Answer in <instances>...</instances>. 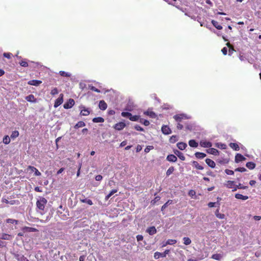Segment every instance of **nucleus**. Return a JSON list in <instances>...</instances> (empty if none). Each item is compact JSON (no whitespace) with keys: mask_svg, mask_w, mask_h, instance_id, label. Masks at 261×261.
Here are the masks:
<instances>
[{"mask_svg":"<svg viewBox=\"0 0 261 261\" xmlns=\"http://www.w3.org/2000/svg\"><path fill=\"white\" fill-rule=\"evenodd\" d=\"M173 201L172 200H168L161 208V211H163L169 205L172 204Z\"/></svg>","mask_w":261,"mask_h":261,"instance_id":"obj_28","label":"nucleus"},{"mask_svg":"<svg viewBox=\"0 0 261 261\" xmlns=\"http://www.w3.org/2000/svg\"><path fill=\"white\" fill-rule=\"evenodd\" d=\"M235 171L243 172L246 171V169L245 168L241 167V168H238L236 169Z\"/></svg>","mask_w":261,"mask_h":261,"instance_id":"obj_56","label":"nucleus"},{"mask_svg":"<svg viewBox=\"0 0 261 261\" xmlns=\"http://www.w3.org/2000/svg\"><path fill=\"white\" fill-rule=\"evenodd\" d=\"M17 259L20 261H28L27 258L23 255H18Z\"/></svg>","mask_w":261,"mask_h":261,"instance_id":"obj_44","label":"nucleus"},{"mask_svg":"<svg viewBox=\"0 0 261 261\" xmlns=\"http://www.w3.org/2000/svg\"><path fill=\"white\" fill-rule=\"evenodd\" d=\"M229 147L236 151L240 150V147L239 145L236 143H230L229 144Z\"/></svg>","mask_w":261,"mask_h":261,"instance_id":"obj_18","label":"nucleus"},{"mask_svg":"<svg viewBox=\"0 0 261 261\" xmlns=\"http://www.w3.org/2000/svg\"><path fill=\"white\" fill-rule=\"evenodd\" d=\"M162 133L164 135H169L171 133V130L168 125H164L161 128Z\"/></svg>","mask_w":261,"mask_h":261,"instance_id":"obj_6","label":"nucleus"},{"mask_svg":"<svg viewBox=\"0 0 261 261\" xmlns=\"http://www.w3.org/2000/svg\"><path fill=\"white\" fill-rule=\"evenodd\" d=\"M161 199V197L160 196H156L153 200H152L151 201V203L154 204H155L156 202H158V201H159Z\"/></svg>","mask_w":261,"mask_h":261,"instance_id":"obj_51","label":"nucleus"},{"mask_svg":"<svg viewBox=\"0 0 261 261\" xmlns=\"http://www.w3.org/2000/svg\"><path fill=\"white\" fill-rule=\"evenodd\" d=\"M140 122L143 123L145 126H148L149 125V122L147 120L142 119L140 120Z\"/></svg>","mask_w":261,"mask_h":261,"instance_id":"obj_48","label":"nucleus"},{"mask_svg":"<svg viewBox=\"0 0 261 261\" xmlns=\"http://www.w3.org/2000/svg\"><path fill=\"white\" fill-rule=\"evenodd\" d=\"M177 141H178V136L176 135L172 136L169 139V142L171 143H174L176 142H177Z\"/></svg>","mask_w":261,"mask_h":261,"instance_id":"obj_30","label":"nucleus"},{"mask_svg":"<svg viewBox=\"0 0 261 261\" xmlns=\"http://www.w3.org/2000/svg\"><path fill=\"white\" fill-rule=\"evenodd\" d=\"M246 160V158L241 154L237 153L235 156V161L237 163L243 162Z\"/></svg>","mask_w":261,"mask_h":261,"instance_id":"obj_8","label":"nucleus"},{"mask_svg":"<svg viewBox=\"0 0 261 261\" xmlns=\"http://www.w3.org/2000/svg\"><path fill=\"white\" fill-rule=\"evenodd\" d=\"M174 171V168L173 167H170L167 171L166 174L167 176L170 175Z\"/></svg>","mask_w":261,"mask_h":261,"instance_id":"obj_47","label":"nucleus"},{"mask_svg":"<svg viewBox=\"0 0 261 261\" xmlns=\"http://www.w3.org/2000/svg\"><path fill=\"white\" fill-rule=\"evenodd\" d=\"M80 108H81V109H82L81 112H80V114L82 116H88L89 115L90 111L88 109L86 108L84 106H81Z\"/></svg>","mask_w":261,"mask_h":261,"instance_id":"obj_7","label":"nucleus"},{"mask_svg":"<svg viewBox=\"0 0 261 261\" xmlns=\"http://www.w3.org/2000/svg\"><path fill=\"white\" fill-rule=\"evenodd\" d=\"M46 203L47 200L44 197H41L37 201V206L39 209L41 210H43L44 209L45 205L46 204Z\"/></svg>","mask_w":261,"mask_h":261,"instance_id":"obj_1","label":"nucleus"},{"mask_svg":"<svg viewBox=\"0 0 261 261\" xmlns=\"http://www.w3.org/2000/svg\"><path fill=\"white\" fill-rule=\"evenodd\" d=\"M74 100L72 98H70L64 104L63 107L65 109H68L71 108L74 106Z\"/></svg>","mask_w":261,"mask_h":261,"instance_id":"obj_3","label":"nucleus"},{"mask_svg":"<svg viewBox=\"0 0 261 261\" xmlns=\"http://www.w3.org/2000/svg\"><path fill=\"white\" fill-rule=\"evenodd\" d=\"M25 99L29 102H35L36 101V99L33 94H30L25 97Z\"/></svg>","mask_w":261,"mask_h":261,"instance_id":"obj_16","label":"nucleus"},{"mask_svg":"<svg viewBox=\"0 0 261 261\" xmlns=\"http://www.w3.org/2000/svg\"><path fill=\"white\" fill-rule=\"evenodd\" d=\"M153 147L152 146H147L144 150L146 153H148L151 149H152Z\"/></svg>","mask_w":261,"mask_h":261,"instance_id":"obj_52","label":"nucleus"},{"mask_svg":"<svg viewBox=\"0 0 261 261\" xmlns=\"http://www.w3.org/2000/svg\"><path fill=\"white\" fill-rule=\"evenodd\" d=\"M139 118V116L137 115H132L131 114V116L129 117V120L133 121H138Z\"/></svg>","mask_w":261,"mask_h":261,"instance_id":"obj_42","label":"nucleus"},{"mask_svg":"<svg viewBox=\"0 0 261 261\" xmlns=\"http://www.w3.org/2000/svg\"><path fill=\"white\" fill-rule=\"evenodd\" d=\"M195 155L196 157L198 159H203L206 156V154L199 152H196Z\"/></svg>","mask_w":261,"mask_h":261,"instance_id":"obj_33","label":"nucleus"},{"mask_svg":"<svg viewBox=\"0 0 261 261\" xmlns=\"http://www.w3.org/2000/svg\"><path fill=\"white\" fill-rule=\"evenodd\" d=\"M200 145L202 147L209 148L212 146V143L209 141H201L200 142Z\"/></svg>","mask_w":261,"mask_h":261,"instance_id":"obj_9","label":"nucleus"},{"mask_svg":"<svg viewBox=\"0 0 261 261\" xmlns=\"http://www.w3.org/2000/svg\"><path fill=\"white\" fill-rule=\"evenodd\" d=\"M144 114L146 115H147L149 116L150 117L152 118H155L156 117L157 115L155 114V113L153 112L152 111L148 109L146 111L144 112Z\"/></svg>","mask_w":261,"mask_h":261,"instance_id":"obj_10","label":"nucleus"},{"mask_svg":"<svg viewBox=\"0 0 261 261\" xmlns=\"http://www.w3.org/2000/svg\"><path fill=\"white\" fill-rule=\"evenodd\" d=\"M196 193L194 190H190L189 192V195L191 196H193Z\"/></svg>","mask_w":261,"mask_h":261,"instance_id":"obj_64","label":"nucleus"},{"mask_svg":"<svg viewBox=\"0 0 261 261\" xmlns=\"http://www.w3.org/2000/svg\"><path fill=\"white\" fill-rule=\"evenodd\" d=\"M177 146L180 150H184L186 148L187 145L186 143L181 142L178 143L177 144Z\"/></svg>","mask_w":261,"mask_h":261,"instance_id":"obj_21","label":"nucleus"},{"mask_svg":"<svg viewBox=\"0 0 261 261\" xmlns=\"http://www.w3.org/2000/svg\"><path fill=\"white\" fill-rule=\"evenodd\" d=\"M189 145L192 147H197L198 145L197 142L195 140H190L189 141Z\"/></svg>","mask_w":261,"mask_h":261,"instance_id":"obj_25","label":"nucleus"},{"mask_svg":"<svg viewBox=\"0 0 261 261\" xmlns=\"http://www.w3.org/2000/svg\"><path fill=\"white\" fill-rule=\"evenodd\" d=\"M255 165L256 164H246L247 167L250 170L253 169L255 167Z\"/></svg>","mask_w":261,"mask_h":261,"instance_id":"obj_53","label":"nucleus"},{"mask_svg":"<svg viewBox=\"0 0 261 261\" xmlns=\"http://www.w3.org/2000/svg\"><path fill=\"white\" fill-rule=\"evenodd\" d=\"M212 23L218 30H222V27L220 24H219V22H217V21L212 20Z\"/></svg>","mask_w":261,"mask_h":261,"instance_id":"obj_22","label":"nucleus"},{"mask_svg":"<svg viewBox=\"0 0 261 261\" xmlns=\"http://www.w3.org/2000/svg\"><path fill=\"white\" fill-rule=\"evenodd\" d=\"M209 148H208L206 150V151L208 153L212 154L215 155L219 154V151L217 149L214 148H211V147H209Z\"/></svg>","mask_w":261,"mask_h":261,"instance_id":"obj_13","label":"nucleus"},{"mask_svg":"<svg viewBox=\"0 0 261 261\" xmlns=\"http://www.w3.org/2000/svg\"><path fill=\"white\" fill-rule=\"evenodd\" d=\"M167 160L169 162H174L176 161L177 157L174 154H170L167 156Z\"/></svg>","mask_w":261,"mask_h":261,"instance_id":"obj_19","label":"nucleus"},{"mask_svg":"<svg viewBox=\"0 0 261 261\" xmlns=\"http://www.w3.org/2000/svg\"><path fill=\"white\" fill-rule=\"evenodd\" d=\"M29 168L31 170V171L35 172V175L36 176H39L41 175L40 172L35 167L30 166Z\"/></svg>","mask_w":261,"mask_h":261,"instance_id":"obj_32","label":"nucleus"},{"mask_svg":"<svg viewBox=\"0 0 261 261\" xmlns=\"http://www.w3.org/2000/svg\"><path fill=\"white\" fill-rule=\"evenodd\" d=\"M4 57L7 58L8 59H11L12 56V54L10 53H4L3 54Z\"/></svg>","mask_w":261,"mask_h":261,"instance_id":"obj_50","label":"nucleus"},{"mask_svg":"<svg viewBox=\"0 0 261 261\" xmlns=\"http://www.w3.org/2000/svg\"><path fill=\"white\" fill-rule=\"evenodd\" d=\"M59 74L61 76L63 77H69L70 76L71 74L68 72H66L64 71H60L59 72Z\"/></svg>","mask_w":261,"mask_h":261,"instance_id":"obj_39","label":"nucleus"},{"mask_svg":"<svg viewBox=\"0 0 261 261\" xmlns=\"http://www.w3.org/2000/svg\"><path fill=\"white\" fill-rule=\"evenodd\" d=\"M89 88L91 90L93 91H94V92H97V93H100V90H99L98 89L96 88V87L93 86H89Z\"/></svg>","mask_w":261,"mask_h":261,"instance_id":"obj_49","label":"nucleus"},{"mask_svg":"<svg viewBox=\"0 0 261 261\" xmlns=\"http://www.w3.org/2000/svg\"><path fill=\"white\" fill-rule=\"evenodd\" d=\"M177 153H175L178 156V157L181 160V161H184L185 159V158L184 155V154H182V153H181V152L179 151H177Z\"/></svg>","mask_w":261,"mask_h":261,"instance_id":"obj_41","label":"nucleus"},{"mask_svg":"<svg viewBox=\"0 0 261 261\" xmlns=\"http://www.w3.org/2000/svg\"><path fill=\"white\" fill-rule=\"evenodd\" d=\"M184 117V115L182 114L175 115L173 117L174 119L178 123H179V122L180 123L181 121V120L183 119Z\"/></svg>","mask_w":261,"mask_h":261,"instance_id":"obj_15","label":"nucleus"},{"mask_svg":"<svg viewBox=\"0 0 261 261\" xmlns=\"http://www.w3.org/2000/svg\"><path fill=\"white\" fill-rule=\"evenodd\" d=\"M85 123L83 121H79L74 126V128L77 129L85 126Z\"/></svg>","mask_w":261,"mask_h":261,"instance_id":"obj_23","label":"nucleus"},{"mask_svg":"<svg viewBox=\"0 0 261 261\" xmlns=\"http://www.w3.org/2000/svg\"><path fill=\"white\" fill-rule=\"evenodd\" d=\"M169 250H166L164 253L155 252L154 254V257L155 259H158L160 257H165L167 254H169Z\"/></svg>","mask_w":261,"mask_h":261,"instance_id":"obj_2","label":"nucleus"},{"mask_svg":"<svg viewBox=\"0 0 261 261\" xmlns=\"http://www.w3.org/2000/svg\"><path fill=\"white\" fill-rule=\"evenodd\" d=\"M63 94L61 93L60 94L59 97L56 100L54 103V107L57 108L60 106L63 102Z\"/></svg>","mask_w":261,"mask_h":261,"instance_id":"obj_4","label":"nucleus"},{"mask_svg":"<svg viewBox=\"0 0 261 261\" xmlns=\"http://www.w3.org/2000/svg\"><path fill=\"white\" fill-rule=\"evenodd\" d=\"M99 108L100 110L104 111L107 108V104L104 100H100L99 103Z\"/></svg>","mask_w":261,"mask_h":261,"instance_id":"obj_14","label":"nucleus"},{"mask_svg":"<svg viewBox=\"0 0 261 261\" xmlns=\"http://www.w3.org/2000/svg\"><path fill=\"white\" fill-rule=\"evenodd\" d=\"M184 244L186 245H189L191 243V239L188 237H184L183 238Z\"/></svg>","mask_w":261,"mask_h":261,"instance_id":"obj_36","label":"nucleus"},{"mask_svg":"<svg viewBox=\"0 0 261 261\" xmlns=\"http://www.w3.org/2000/svg\"><path fill=\"white\" fill-rule=\"evenodd\" d=\"M136 238H137V240L138 242H139V241H141L143 240V237L142 235L139 234V235L137 236Z\"/></svg>","mask_w":261,"mask_h":261,"instance_id":"obj_61","label":"nucleus"},{"mask_svg":"<svg viewBox=\"0 0 261 261\" xmlns=\"http://www.w3.org/2000/svg\"><path fill=\"white\" fill-rule=\"evenodd\" d=\"M121 116L124 117H127L129 119L131 116V113L129 112H123L121 113Z\"/></svg>","mask_w":261,"mask_h":261,"instance_id":"obj_43","label":"nucleus"},{"mask_svg":"<svg viewBox=\"0 0 261 261\" xmlns=\"http://www.w3.org/2000/svg\"><path fill=\"white\" fill-rule=\"evenodd\" d=\"M215 215L217 218L220 219H225V216L223 214H221L219 213V210L217 209L215 212Z\"/></svg>","mask_w":261,"mask_h":261,"instance_id":"obj_24","label":"nucleus"},{"mask_svg":"<svg viewBox=\"0 0 261 261\" xmlns=\"http://www.w3.org/2000/svg\"><path fill=\"white\" fill-rule=\"evenodd\" d=\"M20 65L22 66V67H28V62L26 61L25 60H22L20 62Z\"/></svg>","mask_w":261,"mask_h":261,"instance_id":"obj_46","label":"nucleus"},{"mask_svg":"<svg viewBox=\"0 0 261 261\" xmlns=\"http://www.w3.org/2000/svg\"><path fill=\"white\" fill-rule=\"evenodd\" d=\"M177 242V241L176 240L173 239H168L165 244H163L162 245V247H165L167 245H173L175 244Z\"/></svg>","mask_w":261,"mask_h":261,"instance_id":"obj_20","label":"nucleus"},{"mask_svg":"<svg viewBox=\"0 0 261 261\" xmlns=\"http://www.w3.org/2000/svg\"><path fill=\"white\" fill-rule=\"evenodd\" d=\"M93 122L98 123V122H103L105 120L102 117H97L94 118L92 120Z\"/></svg>","mask_w":261,"mask_h":261,"instance_id":"obj_29","label":"nucleus"},{"mask_svg":"<svg viewBox=\"0 0 261 261\" xmlns=\"http://www.w3.org/2000/svg\"><path fill=\"white\" fill-rule=\"evenodd\" d=\"M135 128L136 130L138 131H144V129L141 126L138 125H135Z\"/></svg>","mask_w":261,"mask_h":261,"instance_id":"obj_54","label":"nucleus"},{"mask_svg":"<svg viewBox=\"0 0 261 261\" xmlns=\"http://www.w3.org/2000/svg\"><path fill=\"white\" fill-rule=\"evenodd\" d=\"M6 222L8 223H12V224H18L17 220L13 219H10V218L7 219L6 220Z\"/></svg>","mask_w":261,"mask_h":261,"instance_id":"obj_40","label":"nucleus"},{"mask_svg":"<svg viewBox=\"0 0 261 261\" xmlns=\"http://www.w3.org/2000/svg\"><path fill=\"white\" fill-rule=\"evenodd\" d=\"M238 189H246L248 188L247 186H244L241 184L237 185Z\"/></svg>","mask_w":261,"mask_h":261,"instance_id":"obj_55","label":"nucleus"},{"mask_svg":"<svg viewBox=\"0 0 261 261\" xmlns=\"http://www.w3.org/2000/svg\"><path fill=\"white\" fill-rule=\"evenodd\" d=\"M222 257V256L221 254H213L212 256V258L213 259H216V260H220Z\"/></svg>","mask_w":261,"mask_h":261,"instance_id":"obj_35","label":"nucleus"},{"mask_svg":"<svg viewBox=\"0 0 261 261\" xmlns=\"http://www.w3.org/2000/svg\"><path fill=\"white\" fill-rule=\"evenodd\" d=\"M42 83V81L37 80H33L28 82V84L30 85L37 86Z\"/></svg>","mask_w":261,"mask_h":261,"instance_id":"obj_11","label":"nucleus"},{"mask_svg":"<svg viewBox=\"0 0 261 261\" xmlns=\"http://www.w3.org/2000/svg\"><path fill=\"white\" fill-rule=\"evenodd\" d=\"M225 185L228 188H233V186H234V182L233 181L228 180L227 181V182L225 184Z\"/></svg>","mask_w":261,"mask_h":261,"instance_id":"obj_27","label":"nucleus"},{"mask_svg":"<svg viewBox=\"0 0 261 261\" xmlns=\"http://www.w3.org/2000/svg\"><path fill=\"white\" fill-rule=\"evenodd\" d=\"M126 125L124 122H120L115 124L113 126L114 128L117 130H122L125 127Z\"/></svg>","mask_w":261,"mask_h":261,"instance_id":"obj_5","label":"nucleus"},{"mask_svg":"<svg viewBox=\"0 0 261 261\" xmlns=\"http://www.w3.org/2000/svg\"><path fill=\"white\" fill-rule=\"evenodd\" d=\"M81 201L83 203H86L88 204L91 205L93 204V202L91 199H87V198H84V199H81Z\"/></svg>","mask_w":261,"mask_h":261,"instance_id":"obj_31","label":"nucleus"},{"mask_svg":"<svg viewBox=\"0 0 261 261\" xmlns=\"http://www.w3.org/2000/svg\"><path fill=\"white\" fill-rule=\"evenodd\" d=\"M1 239L3 240H9L10 239V236L6 233H3L1 235Z\"/></svg>","mask_w":261,"mask_h":261,"instance_id":"obj_38","label":"nucleus"},{"mask_svg":"<svg viewBox=\"0 0 261 261\" xmlns=\"http://www.w3.org/2000/svg\"><path fill=\"white\" fill-rule=\"evenodd\" d=\"M146 232L150 235H153L156 233V229L154 226H151L146 229Z\"/></svg>","mask_w":261,"mask_h":261,"instance_id":"obj_12","label":"nucleus"},{"mask_svg":"<svg viewBox=\"0 0 261 261\" xmlns=\"http://www.w3.org/2000/svg\"><path fill=\"white\" fill-rule=\"evenodd\" d=\"M222 53H223V54L224 55H227V49L226 47H223L222 50Z\"/></svg>","mask_w":261,"mask_h":261,"instance_id":"obj_62","label":"nucleus"},{"mask_svg":"<svg viewBox=\"0 0 261 261\" xmlns=\"http://www.w3.org/2000/svg\"><path fill=\"white\" fill-rule=\"evenodd\" d=\"M176 127L178 129L181 130L183 128L184 126L182 124H181L179 122V123H177Z\"/></svg>","mask_w":261,"mask_h":261,"instance_id":"obj_60","label":"nucleus"},{"mask_svg":"<svg viewBox=\"0 0 261 261\" xmlns=\"http://www.w3.org/2000/svg\"><path fill=\"white\" fill-rule=\"evenodd\" d=\"M58 93H59V91H58V89L57 88H54V89H53L51 90L50 94L52 95H55L58 94Z\"/></svg>","mask_w":261,"mask_h":261,"instance_id":"obj_45","label":"nucleus"},{"mask_svg":"<svg viewBox=\"0 0 261 261\" xmlns=\"http://www.w3.org/2000/svg\"><path fill=\"white\" fill-rule=\"evenodd\" d=\"M19 133L18 131H17V130L13 131L11 135L10 138L14 140L15 139H16L17 137H18L19 136Z\"/></svg>","mask_w":261,"mask_h":261,"instance_id":"obj_26","label":"nucleus"},{"mask_svg":"<svg viewBox=\"0 0 261 261\" xmlns=\"http://www.w3.org/2000/svg\"><path fill=\"white\" fill-rule=\"evenodd\" d=\"M235 198L238 199L246 200L248 199V196H244L241 194L237 193L235 194Z\"/></svg>","mask_w":261,"mask_h":261,"instance_id":"obj_17","label":"nucleus"},{"mask_svg":"<svg viewBox=\"0 0 261 261\" xmlns=\"http://www.w3.org/2000/svg\"><path fill=\"white\" fill-rule=\"evenodd\" d=\"M234 51H235V50L234 49L233 46H232V47L229 48L228 52H229V55H232Z\"/></svg>","mask_w":261,"mask_h":261,"instance_id":"obj_58","label":"nucleus"},{"mask_svg":"<svg viewBox=\"0 0 261 261\" xmlns=\"http://www.w3.org/2000/svg\"><path fill=\"white\" fill-rule=\"evenodd\" d=\"M225 173L227 175H232L234 173V172H233V171H232L231 170L226 169L225 170Z\"/></svg>","mask_w":261,"mask_h":261,"instance_id":"obj_57","label":"nucleus"},{"mask_svg":"<svg viewBox=\"0 0 261 261\" xmlns=\"http://www.w3.org/2000/svg\"><path fill=\"white\" fill-rule=\"evenodd\" d=\"M96 181H100L102 179V176L101 175H96L95 177Z\"/></svg>","mask_w":261,"mask_h":261,"instance_id":"obj_59","label":"nucleus"},{"mask_svg":"<svg viewBox=\"0 0 261 261\" xmlns=\"http://www.w3.org/2000/svg\"><path fill=\"white\" fill-rule=\"evenodd\" d=\"M195 167L196 169L202 170L203 169V167L200 164H195Z\"/></svg>","mask_w":261,"mask_h":261,"instance_id":"obj_63","label":"nucleus"},{"mask_svg":"<svg viewBox=\"0 0 261 261\" xmlns=\"http://www.w3.org/2000/svg\"><path fill=\"white\" fill-rule=\"evenodd\" d=\"M10 137H9L8 135L5 136L3 138V143L5 144H8L10 143L11 139Z\"/></svg>","mask_w":261,"mask_h":261,"instance_id":"obj_34","label":"nucleus"},{"mask_svg":"<svg viewBox=\"0 0 261 261\" xmlns=\"http://www.w3.org/2000/svg\"><path fill=\"white\" fill-rule=\"evenodd\" d=\"M117 192V189H113L112 190L109 194H108L106 196V200H108L110 197L111 196H112L114 193H116Z\"/></svg>","mask_w":261,"mask_h":261,"instance_id":"obj_37","label":"nucleus"}]
</instances>
